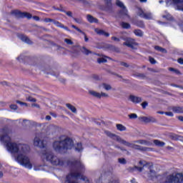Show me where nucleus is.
I'll list each match as a JSON object with an SVG mask.
<instances>
[{
	"label": "nucleus",
	"instance_id": "1",
	"mask_svg": "<svg viewBox=\"0 0 183 183\" xmlns=\"http://www.w3.org/2000/svg\"><path fill=\"white\" fill-rule=\"evenodd\" d=\"M53 148L54 151L59 154H66L68 151H71L72 149H74L76 152H82L84 151L82 143L78 142L74 144V140L68 137L63 140L55 141L53 143Z\"/></svg>",
	"mask_w": 183,
	"mask_h": 183
},
{
	"label": "nucleus",
	"instance_id": "2",
	"mask_svg": "<svg viewBox=\"0 0 183 183\" xmlns=\"http://www.w3.org/2000/svg\"><path fill=\"white\" fill-rule=\"evenodd\" d=\"M7 151L11 152V154H19L16 157V159L20 165L25 167V168H29V169H32V164L29 160V157L25 156V151L24 147H21V151L19 150V145L15 142L9 143L6 147Z\"/></svg>",
	"mask_w": 183,
	"mask_h": 183
},
{
	"label": "nucleus",
	"instance_id": "3",
	"mask_svg": "<svg viewBox=\"0 0 183 183\" xmlns=\"http://www.w3.org/2000/svg\"><path fill=\"white\" fill-rule=\"evenodd\" d=\"M41 154L43 157H46V161L50 162L51 164L55 165L56 167H57V165H59V167H63L64 161L54 155L52 152H48V150L45 149L41 151Z\"/></svg>",
	"mask_w": 183,
	"mask_h": 183
},
{
	"label": "nucleus",
	"instance_id": "4",
	"mask_svg": "<svg viewBox=\"0 0 183 183\" xmlns=\"http://www.w3.org/2000/svg\"><path fill=\"white\" fill-rule=\"evenodd\" d=\"M11 15H14L16 16V18H27V19H34V21H39L40 18L38 16H32V14L31 13H28L26 11L22 12L18 9L12 10L11 11Z\"/></svg>",
	"mask_w": 183,
	"mask_h": 183
},
{
	"label": "nucleus",
	"instance_id": "5",
	"mask_svg": "<svg viewBox=\"0 0 183 183\" xmlns=\"http://www.w3.org/2000/svg\"><path fill=\"white\" fill-rule=\"evenodd\" d=\"M115 140L117 141V142H119V144H122L123 145H125L129 148H133L134 149H139V151H148V148L143 147L139 145H137L135 144V143H129L122 139V138H121L119 136H116Z\"/></svg>",
	"mask_w": 183,
	"mask_h": 183
},
{
	"label": "nucleus",
	"instance_id": "6",
	"mask_svg": "<svg viewBox=\"0 0 183 183\" xmlns=\"http://www.w3.org/2000/svg\"><path fill=\"white\" fill-rule=\"evenodd\" d=\"M139 164V165H142V167H136V168L137 169V171H139V172H142V170L144 169V168H148V169H149L150 171V173H149L150 178L152 179H154V178L157 177V174L155 173V171L152 170V163H147V162L145 161H140Z\"/></svg>",
	"mask_w": 183,
	"mask_h": 183
},
{
	"label": "nucleus",
	"instance_id": "7",
	"mask_svg": "<svg viewBox=\"0 0 183 183\" xmlns=\"http://www.w3.org/2000/svg\"><path fill=\"white\" fill-rule=\"evenodd\" d=\"M116 5H117V6H119V8L122 9L119 12L120 18H122L123 19L126 20L129 19V14H128V10L127 9V7H125V5H124V3H122V1L119 0H117Z\"/></svg>",
	"mask_w": 183,
	"mask_h": 183
},
{
	"label": "nucleus",
	"instance_id": "8",
	"mask_svg": "<svg viewBox=\"0 0 183 183\" xmlns=\"http://www.w3.org/2000/svg\"><path fill=\"white\" fill-rule=\"evenodd\" d=\"M66 164L68 167H69V168H71V169H77V171H82L85 169V166H84V164H82V163L79 160H68L66 162Z\"/></svg>",
	"mask_w": 183,
	"mask_h": 183
},
{
	"label": "nucleus",
	"instance_id": "9",
	"mask_svg": "<svg viewBox=\"0 0 183 183\" xmlns=\"http://www.w3.org/2000/svg\"><path fill=\"white\" fill-rule=\"evenodd\" d=\"M104 5L100 6V9L111 14L113 11L112 0H104Z\"/></svg>",
	"mask_w": 183,
	"mask_h": 183
},
{
	"label": "nucleus",
	"instance_id": "10",
	"mask_svg": "<svg viewBox=\"0 0 183 183\" xmlns=\"http://www.w3.org/2000/svg\"><path fill=\"white\" fill-rule=\"evenodd\" d=\"M112 172H114V169L112 168V167L108 166L107 171H105L103 174H101L99 181H101L102 183H104V182H102V179H104V178H105V179H109V177H112Z\"/></svg>",
	"mask_w": 183,
	"mask_h": 183
},
{
	"label": "nucleus",
	"instance_id": "11",
	"mask_svg": "<svg viewBox=\"0 0 183 183\" xmlns=\"http://www.w3.org/2000/svg\"><path fill=\"white\" fill-rule=\"evenodd\" d=\"M123 45L128 46V48H132V49H137L138 43L135 41V39L132 38H127L126 41L123 43Z\"/></svg>",
	"mask_w": 183,
	"mask_h": 183
},
{
	"label": "nucleus",
	"instance_id": "12",
	"mask_svg": "<svg viewBox=\"0 0 183 183\" xmlns=\"http://www.w3.org/2000/svg\"><path fill=\"white\" fill-rule=\"evenodd\" d=\"M137 15L144 19H152V14L151 12H145L141 9H138Z\"/></svg>",
	"mask_w": 183,
	"mask_h": 183
},
{
	"label": "nucleus",
	"instance_id": "13",
	"mask_svg": "<svg viewBox=\"0 0 183 183\" xmlns=\"http://www.w3.org/2000/svg\"><path fill=\"white\" fill-rule=\"evenodd\" d=\"M139 121H141L142 122H145L146 124H148L149 122H157V119L151 116L140 117H139Z\"/></svg>",
	"mask_w": 183,
	"mask_h": 183
},
{
	"label": "nucleus",
	"instance_id": "14",
	"mask_svg": "<svg viewBox=\"0 0 183 183\" xmlns=\"http://www.w3.org/2000/svg\"><path fill=\"white\" fill-rule=\"evenodd\" d=\"M18 37L23 42H25L26 44H28V45H32V44H34L32 42V41H31V39L25 34H19Z\"/></svg>",
	"mask_w": 183,
	"mask_h": 183
},
{
	"label": "nucleus",
	"instance_id": "15",
	"mask_svg": "<svg viewBox=\"0 0 183 183\" xmlns=\"http://www.w3.org/2000/svg\"><path fill=\"white\" fill-rule=\"evenodd\" d=\"M0 139L1 141V142H4V144H5L6 147V145H8V144H11L12 142L11 137H9V135L8 134H3L1 136Z\"/></svg>",
	"mask_w": 183,
	"mask_h": 183
},
{
	"label": "nucleus",
	"instance_id": "16",
	"mask_svg": "<svg viewBox=\"0 0 183 183\" xmlns=\"http://www.w3.org/2000/svg\"><path fill=\"white\" fill-rule=\"evenodd\" d=\"M89 94L91 95H92L93 97H95V98H99V99H101L102 97L107 98L108 97V94H107L106 93L101 92V94H100L95 91H90Z\"/></svg>",
	"mask_w": 183,
	"mask_h": 183
},
{
	"label": "nucleus",
	"instance_id": "17",
	"mask_svg": "<svg viewBox=\"0 0 183 183\" xmlns=\"http://www.w3.org/2000/svg\"><path fill=\"white\" fill-rule=\"evenodd\" d=\"M34 147H39V148H45V144L44 141H41L39 138L35 137L34 139Z\"/></svg>",
	"mask_w": 183,
	"mask_h": 183
},
{
	"label": "nucleus",
	"instance_id": "18",
	"mask_svg": "<svg viewBox=\"0 0 183 183\" xmlns=\"http://www.w3.org/2000/svg\"><path fill=\"white\" fill-rule=\"evenodd\" d=\"M53 9L55 11H59V12H64V14H66V15H67V16H69L70 18H72V11H65V9H64V7H62V6H60V8L53 6Z\"/></svg>",
	"mask_w": 183,
	"mask_h": 183
},
{
	"label": "nucleus",
	"instance_id": "19",
	"mask_svg": "<svg viewBox=\"0 0 183 183\" xmlns=\"http://www.w3.org/2000/svg\"><path fill=\"white\" fill-rule=\"evenodd\" d=\"M94 31L97 34V35L105 36L106 38H108L109 36V33L104 31L103 29H95Z\"/></svg>",
	"mask_w": 183,
	"mask_h": 183
},
{
	"label": "nucleus",
	"instance_id": "20",
	"mask_svg": "<svg viewBox=\"0 0 183 183\" xmlns=\"http://www.w3.org/2000/svg\"><path fill=\"white\" fill-rule=\"evenodd\" d=\"M71 28H74V29H76V31H77V32H79V34L84 35L85 42H88V41H89V39L88 38V36H86V34H85V32H84L82 30H81V29L78 28L76 26H75L74 24L71 25Z\"/></svg>",
	"mask_w": 183,
	"mask_h": 183
},
{
	"label": "nucleus",
	"instance_id": "21",
	"mask_svg": "<svg viewBox=\"0 0 183 183\" xmlns=\"http://www.w3.org/2000/svg\"><path fill=\"white\" fill-rule=\"evenodd\" d=\"M140 144L141 145H146L147 147H151V145L153 144L152 142L148 141V140H137L134 142V144Z\"/></svg>",
	"mask_w": 183,
	"mask_h": 183
},
{
	"label": "nucleus",
	"instance_id": "22",
	"mask_svg": "<svg viewBox=\"0 0 183 183\" xmlns=\"http://www.w3.org/2000/svg\"><path fill=\"white\" fill-rule=\"evenodd\" d=\"M129 100L134 104H139V102H142V99L141 97H135L134 95L129 96Z\"/></svg>",
	"mask_w": 183,
	"mask_h": 183
},
{
	"label": "nucleus",
	"instance_id": "23",
	"mask_svg": "<svg viewBox=\"0 0 183 183\" xmlns=\"http://www.w3.org/2000/svg\"><path fill=\"white\" fill-rule=\"evenodd\" d=\"M86 19H87L88 22H89L90 24H98V22H99L98 19L92 16V15H91V14L86 15Z\"/></svg>",
	"mask_w": 183,
	"mask_h": 183
},
{
	"label": "nucleus",
	"instance_id": "24",
	"mask_svg": "<svg viewBox=\"0 0 183 183\" xmlns=\"http://www.w3.org/2000/svg\"><path fill=\"white\" fill-rule=\"evenodd\" d=\"M171 111L175 114H183V107H172L170 108Z\"/></svg>",
	"mask_w": 183,
	"mask_h": 183
},
{
	"label": "nucleus",
	"instance_id": "25",
	"mask_svg": "<svg viewBox=\"0 0 183 183\" xmlns=\"http://www.w3.org/2000/svg\"><path fill=\"white\" fill-rule=\"evenodd\" d=\"M11 132H12V130H11L8 126H4L2 129H1V133L4 134V135H9Z\"/></svg>",
	"mask_w": 183,
	"mask_h": 183
},
{
	"label": "nucleus",
	"instance_id": "26",
	"mask_svg": "<svg viewBox=\"0 0 183 183\" xmlns=\"http://www.w3.org/2000/svg\"><path fill=\"white\" fill-rule=\"evenodd\" d=\"M116 128H117V131H119L120 132H124L127 131V127L124 126L122 124H117Z\"/></svg>",
	"mask_w": 183,
	"mask_h": 183
},
{
	"label": "nucleus",
	"instance_id": "27",
	"mask_svg": "<svg viewBox=\"0 0 183 183\" xmlns=\"http://www.w3.org/2000/svg\"><path fill=\"white\" fill-rule=\"evenodd\" d=\"M172 2L174 4H180V5L178 6V9L183 11V0H172Z\"/></svg>",
	"mask_w": 183,
	"mask_h": 183
},
{
	"label": "nucleus",
	"instance_id": "28",
	"mask_svg": "<svg viewBox=\"0 0 183 183\" xmlns=\"http://www.w3.org/2000/svg\"><path fill=\"white\" fill-rule=\"evenodd\" d=\"M153 143L156 147H164L165 146V142L159 141L158 139H154L153 140Z\"/></svg>",
	"mask_w": 183,
	"mask_h": 183
},
{
	"label": "nucleus",
	"instance_id": "29",
	"mask_svg": "<svg viewBox=\"0 0 183 183\" xmlns=\"http://www.w3.org/2000/svg\"><path fill=\"white\" fill-rule=\"evenodd\" d=\"M134 35H136V36H139V37L144 36V31H142L141 29H135L134 31Z\"/></svg>",
	"mask_w": 183,
	"mask_h": 183
},
{
	"label": "nucleus",
	"instance_id": "30",
	"mask_svg": "<svg viewBox=\"0 0 183 183\" xmlns=\"http://www.w3.org/2000/svg\"><path fill=\"white\" fill-rule=\"evenodd\" d=\"M66 107H67V108L69 109H70V111H71V112H73L74 114H76V108H75L74 106H72V104L67 103L66 104Z\"/></svg>",
	"mask_w": 183,
	"mask_h": 183
},
{
	"label": "nucleus",
	"instance_id": "31",
	"mask_svg": "<svg viewBox=\"0 0 183 183\" xmlns=\"http://www.w3.org/2000/svg\"><path fill=\"white\" fill-rule=\"evenodd\" d=\"M154 49L156 51H159V52H162V54H167V49H165L159 46H154Z\"/></svg>",
	"mask_w": 183,
	"mask_h": 183
},
{
	"label": "nucleus",
	"instance_id": "32",
	"mask_svg": "<svg viewBox=\"0 0 183 183\" xmlns=\"http://www.w3.org/2000/svg\"><path fill=\"white\" fill-rule=\"evenodd\" d=\"M121 26L123 27L124 29H129V28H131V24L126 22H122Z\"/></svg>",
	"mask_w": 183,
	"mask_h": 183
},
{
	"label": "nucleus",
	"instance_id": "33",
	"mask_svg": "<svg viewBox=\"0 0 183 183\" xmlns=\"http://www.w3.org/2000/svg\"><path fill=\"white\" fill-rule=\"evenodd\" d=\"M53 24L58 28H64V24L56 20H54Z\"/></svg>",
	"mask_w": 183,
	"mask_h": 183
},
{
	"label": "nucleus",
	"instance_id": "34",
	"mask_svg": "<svg viewBox=\"0 0 183 183\" xmlns=\"http://www.w3.org/2000/svg\"><path fill=\"white\" fill-rule=\"evenodd\" d=\"M102 86L103 88L106 90V91H109L111 89H112V87L111 86V85L107 84V83H103L102 84Z\"/></svg>",
	"mask_w": 183,
	"mask_h": 183
},
{
	"label": "nucleus",
	"instance_id": "35",
	"mask_svg": "<svg viewBox=\"0 0 183 183\" xmlns=\"http://www.w3.org/2000/svg\"><path fill=\"white\" fill-rule=\"evenodd\" d=\"M82 52L83 54H85V55H89V54H92V51L88 49H86L85 47H82Z\"/></svg>",
	"mask_w": 183,
	"mask_h": 183
},
{
	"label": "nucleus",
	"instance_id": "36",
	"mask_svg": "<svg viewBox=\"0 0 183 183\" xmlns=\"http://www.w3.org/2000/svg\"><path fill=\"white\" fill-rule=\"evenodd\" d=\"M107 61V59L103 57L97 59L98 64H105V62Z\"/></svg>",
	"mask_w": 183,
	"mask_h": 183
},
{
	"label": "nucleus",
	"instance_id": "37",
	"mask_svg": "<svg viewBox=\"0 0 183 183\" xmlns=\"http://www.w3.org/2000/svg\"><path fill=\"white\" fill-rule=\"evenodd\" d=\"M104 132H105L106 135H107V137H109V138H114V137H115V134L111 133V132H109V131H105Z\"/></svg>",
	"mask_w": 183,
	"mask_h": 183
},
{
	"label": "nucleus",
	"instance_id": "38",
	"mask_svg": "<svg viewBox=\"0 0 183 183\" xmlns=\"http://www.w3.org/2000/svg\"><path fill=\"white\" fill-rule=\"evenodd\" d=\"M64 42H66V44H67V45H74V41H72V40H71L69 39H65Z\"/></svg>",
	"mask_w": 183,
	"mask_h": 183
},
{
	"label": "nucleus",
	"instance_id": "39",
	"mask_svg": "<svg viewBox=\"0 0 183 183\" xmlns=\"http://www.w3.org/2000/svg\"><path fill=\"white\" fill-rule=\"evenodd\" d=\"M28 59V57H24V56L20 55L19 57L16 58L17 61H19L20 62H22V61H24V59Z\"/></svg>",
	"mask_w": 183,
	"mask_h": 183
},
{
	"label": "nucleus",
	"instance_id": "40",
	"mask_svg": "<svg viewBox=\"0 0 183 183\" xmlns=\"http://www.w3.org/2000/svg\"><path fill=\"white\" fill-rule=\"evenodd\" d=\"M129 117L130 118V119H137V118H138V116L137 115V114H129Z\"/></svg>",
	"mask_w": 183,
	"mask_h": 183
},
{
	"label": "nucleus",
	"instance_id": "41",
	"mask_svg": "<svg viewBox=\"0 0 183 183\" xmlns=\"http://www.w3.org/2000/svg\"><path fill=\"white\" fill-rule=\"evenodd\" d=\"M118 161H119V164H122L123 165L127 164V160H125V159H124V158H119L118 159Z\"/></svg>",
	"mask_w": 183,
	"mask_h": 183
},
{
	"label": "nucleus",
	"instance_id": "42",
	"mask_svg": "<svg viewBox=\"0 0 183 183\" xmlns=\"http://www.w3.org/2000/svg\"><path fill=\"white\" fill-rule=\"evenodd\" d=\"M10 109H14V111H16L18 109V106L16 104H11L9 106Z\"/></svg>",
	"mask_w": 183,
	"mask_h": 183
},
{
	"label": "nucleus",
	"instance_id": "43",
	"mask_svg": "<svg viewBox=\"0 0 183 183\" xmlns=\"http://www.w3.org/2000/svg\"><path fill=\"white\" fill-rule=\"evenodd\" d=\"M170 138H172V139H178V136L175 134H170L169 135Z\"/></svg>",
	"mask_w": 183,
	"mask_h": 183
},
{
	"label": "nucleus",
	"instance_id": "44",
	"mask_svg": "<svg viewBox=\"0 0 183 183\" xmlns=\"http://www.w3.org/2000/svg\"><path fill=\"white\" fill-rule=\"evenodd\" d=\"M27 99L29 102H35L36 101V99L32 97H29Z\"/></svg>",
	"mask_w": 183,
	"mask_h": 183
},
{
	"label": "nucleus",
	"instance_id": "45",
	"mask_svg": "<svg viewBox=\"0 0 183 183\" xmlns=\"http://www.w3.org/2000/svg\"><path fill=\"white\" fill-rule=\"evenodd\" d=\"M74 21L76 22L77 24H82V19H78V18H73Z\"/></svg>",
	"mask_w": 183,
	"mask_h": 183
},
{
	"label": "nucleus",
	"instance_id": "46",
	"mask_svg": "<svg viewBox=\"0 0 183 183\" xmlns=\"http://www.w3.org/2000/svg\"><path fill=\"white\" fill-rule=\"evenodd\" d=\"M54 19H50V18H46L44 19V22H54Z\"/></svg>",
	"mask_w": 183,
	"mask_h": 183
},
{
	"label": "nucleus",
	"instance_id": "47",
	"mask_svg": "<svg viewBox=\"0 0 183 183\" xmlns=\"http://www.w3.org/2000/svg\"><path fill=\"white\" fill-rule=\"evenodd\" d=\"M141 105H142L143 109H145V108H147V107H148V102H144L143 103H142Z\"/></svg>",
	"mask_w": 183,
	"mask_h": 183
},
{
	"label": "nucleus",
	"instance_id": "48",
	"mask_svg": "<svg viewBox=\"0 0 183 183\" xmlns=\"http://www.w3.org/2000/svg\"><path fill=\"white\" fill-rule=\"evenodd\" d=\"M164 114L167 117H174V113H172V112H166Z\"/></svg>",
	"mask_w": 183,
	"mask_h": 183
},
{
	"label": "nucleus",
	"instance_id": "49",
	"mask_svg": "<svg viewBox=\"0 0 183 183\" xmlns=\"http://www.w3.org/2000/svg\"><path fill=\"white\" fill-rule=\"evenodd\" d=\"M149 62H151L152 64H155V59L152 58V57H149Z\"/></svg>",
	"mask_w": 183,
	"mask_h": 183
},
{
	"label": "nucleus",
	"instance_id": "50",
	"mask_svg": "<svg viewBox=\"0 0 183 183\" xmlns=\"http://www.w3.org/2000/svg\"><path fill=\"white\" fill-rule=\"evenodd\" d=\"M178 63L180 64L181 65H183V59L182 58H179L177 60Z\"/></svg>",
	"mask_w": 183,
	"mask_h": 183
},
{
	"label": "nucleus",
	"instance_id": "51",
	"mask_svg": "<svg viewBox=\"0 0 183 183\" xmlns=\"http://www.w3.org/2000/svg\"><path fill=\"white\" fill-rule=\"evenodd\" d=\"M16 102V104H19L20 105H25V104H26V103H24V102H22L19 100H17Z\"/></svg>",
	"mask_w": 183,
	"mask_h": 183
},
{
	"label": "nucleus",
	"instance_id": "52",
	"mask_svg": "<svg viewBox=\"0 0 183 183\" xmlns=\"http://www.w3.org/2000/svg\"><path fill=\"white\" fill-rule=\"evenodd\" d=\"M174 72H175V74H177V75H180V74H181V71H179V70H178V69H174Z\"/></svg>",
	"mask_w": 183,
	"mask_h": 183
},
{
	"label": "nucleus",
	"instance_id": "53",
	"mask_svg": "<svg viewBox=\"0 0 183 183\" xmlns=\"http://www.w3.org/2000/svg\"><path fill=\"white\" fill-rule=\"evenodd\" d=\"M108 183H115V179H114V177H112V180H109Z\"/></svg>",
	"mask_w": 183,
	"mask_h": 183
},
{
	"label": "nucleus",
	"instance_id": "54",
	"mask_svg": "<svg viewBox=\"0 0 183 183\" xmlns=\"http://www.w3.org/2000/svg\"><path fill=\"white\" fill-rule=\"evenodd\" d=\"M46 119L47 121H51V116H49V115L46 116Z\"/></svg>",
	"mask_w": 183,
	"mask_h": 183
},
{
	"label": "nucleus",
	"instance_id": "55",
	"mask_svg": "<svg viewBox=\"0 0 183 183\" xmlns=\"http://www.w3.org/2000/svg\"><path fill=\"white\" fill-rule=\"evenodd\" d=\"M179 121H181L182 122H183V117L182 116H179L177 117Z\"/></svg>",
	"mask_w": 183,
	"mask_h": 183
},
{
	"label": "nucleus",
	"instance_id": "56",
	"mask_svg": "<svg viewBox=\"0 0 183 183\" xmlns=\"http://www.w3.org/2000/svg\"><path fill=\"white\" fill-rule=\"evenodd\" d=\"M63 29H65L66 31H69V29L68 28V26H66L64 25H63V27H61Z\"/></svg>",
	"mask_w": 183,
	"mask_h": 183
},
{
	"label": "nucleus",
	"instance_id": "57",
	"mask_svg": "<svg viewBox=\"0 0 183 183\" xmlns=\"http://www.w3.org/2000/svg\"><path fill=\"white\" fill-rule=\"evenodd\" d=\"M130 182L132 183H138L135 179H132Z\"/></svg>",
	"mask_w": 183,
	"mask_h": 183
},
{
	"label": "nucleus",
	"instance_id": "58",
	"mask_svg": "<svg viewBox=\"0 0 183 183\" xmlns=\"http://www.w3.org/2000/svg\"><path fill=\"white\" fill-rule=\"evenodd\" d=\"M169 71H171L172 72H174V71H175V69H174L172 67H170V68H169Z\"/></svg>",
	"mask_w": 183,
	"mask_h": 183
},
{
	"label": "nucleus",
	"instance_id": "59",
	"mask_svg": "<svg viewBox=\"0 0 183 183\" xmlns=\"http://www.w3.org/2000/svg\"><path fill=\"white\" fill-rule=\"evenodd\" d=\"M122 65L123 66H126V67H127L128 66V64H127V63H122Z\"/></svg>",
	"mask_w": 183,
	"mask_h": 183
},
{
	"label": "nucleus",
	"instance_id": "60",
	"mask_svg": "<svg viewBox=\"0 0 183 183\" xmlns=\"http://www.w3.org/2000/svg\"><path fill=\"white\" fill-rule=\"evenodd\" d=\"M140 28H144V23L141 22L140 25H138Z\"/></svg>",
	"mask_w": 183,
	"mask_h": 183
},
{
	"label": "nucleus",
	"instance_id": "61",
	"mask_svg": "<svg viewBox=\"0 0 183 183\" xmlns=\"http://www.w3.org/2000/svg\"><path fill=\"white\" fill-rule=\"evenodd\" d=\"M95 123H96L97 125H101V122H98V120H96V121H95Z\"/></svg>",
	"mask_w": 183,
	"mask_h": 183
},
{
	"label": "nucleus",
	"instance_id": "62",
	"mask_svg": "<svg viewBox=\"0 0 183 183\" xmlns=\"http://www.w3.org/2000/svg\"><path fill=\"white\" fill-rule=\"evenodd\" d=\"M157 114H160L161 115H164V114H165V112H158Z\"/></svg>",
	"mask_w": 183,
	"mask_h": 183
},
{
	"label": "nucleus",
	"instance_id": "63",
	"mask_svg": "<svg viewBox=\"0 0 183 183\" xmlns=\"http://www.w3.org/2000/svg\"><path fill=\"white\" fill-rule=\"evenodd\" d=\"M4 177V173L2 172H0V178H2Z\"/></svg>",
	"mask_w": 183,
	"mask_h": 183
},
{
	"label": "nucleus",
	"instance_id": "64",
	"mask_svg": "<svg viewBox=\"0 0 183 183\" xmlns=\"http://www.w3.org/2000/svg\"><path fill=\"white\" fill-rule=\"evenodd\" d=\"M120 149H121V151H125V152H128V151H127V149H124L123 148H121Z\"/></svg>",
	"mask_w": 183,
	"mask_h": 183
}]
</instances>
